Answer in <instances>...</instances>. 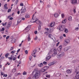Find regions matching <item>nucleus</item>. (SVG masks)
Segmentation results:
<instances>
[{
	"instance_id": "nucleus-60",
	"label": "nucleus",
	"mask_w": 79,
	"mask_h": 79,
	"mask_svg": "<svg viewBox=\"0 0 79 79\" xmlns=\"http://www.w3.org/2000/svg\"><path fill=\"white\" fill-rule=\"evenodd\" d=\"M43 63L44 64H47V63L46 62L44 61L43 62Z\"/></svg>"
},
{
	"instance_id": "nucleus-6",
	"label": "nucleus",
	"mask_w": 79,
	"mask_h": 79,
	"mask_svg": "<svg viewBox=\"0 0 79 79\" xmlns=\"http://www.w3.org/2000/svg\"><path fill=\"white\" fill-rule=\"evenodd\" d=\"M31 29V26H28L25 29H24V31L25 32H27L29 31Z\"/></svg>"
},
{
	"instance_id": "nucleus-53",
	"label": "nucleus",
	"mask_w": 79,
	"mask_h": 79,
	"mask_svg": "<svg viewBox=\"0 0 79 79\" xmlns=\"http://www.w3.org/2000/svg\"><path fill=\"white\" fill-rule=\"evenodd\" d=\"M1 31H5V27L2 28Z\"/></svg>"
},
{
	"instance_id": "nucleus-30",
	"label": "nucleus",
	"mask_w": 79,
	"mask_h": 79,
	"mask_svg": "<svg viewBox=\"0 0 79 79\" xmlns=\"http://www.w3.org/2000/svg\"><path fill=\"white\" fill-rule=\"evenodd\" d=\"M64 32H65V33H68V29L65 28L64 29Z\"/></svg>"
},
{
	"instance_id": "nucleus-29",
	"label": "nucleus",
	"mask_w": 79,
	"mask_h": 79,
	"mask_svg": "<svg viewBox=\"0 0 79 79\" xmlns=\"http://www.w3.org/2000/svg\"><path fill=\"white\" fill-rule=\"evenodd\" d=\"M69 49L67 47H66V48H65L64 49V51H65V52H66L67 51H68V49Z\"/></svg>"
},
{
	"instance_id": "nucleus-8",
	"label": "nucleus",
	"mask_w": 79,
	"mask_h": 79,
	"mask_svg": "<svg viewBox=\"0 0 79 79\" xmlns=\"http://www.w3.org/2000/svg\"><path fill=\"white\" fill-rule=\"evenodd\" d=\"M74 79H79V72H77L75 77Z\"/></svg>"
},
{
	"instance_id": "nucleus-51",
	"label": "nucleus",
	"mask_w": 79,
	"mask_h": 79,
	"mask_svg": "<svg viewBox=\"0 0 79 79\" xmlns=\"http://www.w3.org/2000/svg\"><path fill=\"white\" fill-rule=\"evenodd\" d=\"M20 6H23L24 5L23 4V3H21L20 4Z\"/></svg>"
},
{
	"instance_id": "nucleus-32",
	"label": "nucleus",
	"mask_w": 79,
	"mask_h": 79,
	"mask_svg": "<svg viewBox=\"0 0 79 79\" xmlns=\"http://www.w3.org/2000/svg\"><path fill=\"white\" fill-rule=\"evenodd\" d=\"M6 24H7V23L6 22L4 23H2V26H6Z\"/></svg>"
},
{
	"instance_id": "nucleus-58",
	"label": "nucleus",
	"mask_w": 79,
	"mask_h": 79,
	"mask_svg": "<svg viewBox=\"0 0 79 79\" xmlns=\"http://www.w3.org/2000/svg\"><path fill=\"white\" fill-rule=\"evenodd\" d=\"M11 11V9H8V10L7 11L8 13H9V12H10Z\"/></svg>"
},
{
	"instance_id": "nucleus-20",
	"label": "nucleus",
	"mask_w": 79,
	"mask_h": 79,
	"mask_svg": "<svg viewBox=\"0 0 79 79\" xmlns=\"http://www.w3.org/2000/svg\"><path fill=\"white\" fill-rule=\"evenodd\" d=\"M11 42L12 43H15V42H16V39L15 38L11 40Z\"/></svg>"
},
{
	"instance_id": "nucleus-4",
	"label": "nucleus",
	"mask_w": 79,
	"mask_h": 79,
	"mask_svg": "<svg viewBox=\"0 0 79 79\" xmlns=\"http://www.w3.org/2000/svg\"><path fill=\"white\" fill-rule=\"evenodd\" d=\"M58 28L60 31H63L64 30V25L60 26L58 27Z\"/></svg>"
},
{
	"instance_id": "nucleus-10",
	"label": "nucleus",
	"mask_w": 79,
	"mask_h": 79,
	"mask_svg": "<svg viewBox=\"0 0 79 79\" xmlns=\"http://www.w3.org/2000/svg\"><path fill=\"white\" fill-rule=\"evenodd\" d=\"M49 26H50V27H54V26H55V22H52L49 23Z\"/></svg>"
},
{
	"instance_id": "nucleus-44",
	"label": "nucleus",
	"mask_w": 79,
	"mask_h": 79,
	"mask_svg": "<svg viewBox=\"0 0 79 79\" xmlns=\"http://www.w3.org/2000/svg\"><path fill=\"white\" fill-rule=\"evenodd\" d=\"M7 76H8V75L6 74H4L3 75V77H7Z\"/></svg>"
},
{
	"instance_id": "nucleus-35",
	"label": "nucleus",
	"mask_w": 79,
	"mask_h": 79,
	"mask_svg": "<svg viewBox=\"0 0 79 79\" xmlns=\"http://www.w3.org/2000/svg\"><path fill=\"white\" fill-rule=\"evenodd\" d=\"M9 55V53H6L5 55V56L6 57V58H8V56Z\"/></svg>"
},
{
	"instance_id": "nucleus-17",
	"label": "nucleus",
	"mask_w": 79,
	"mask_h": 79,
	"mask_svg": "<svg viewBox=\"0 0 79 79\" xmlns=\"http://www.w3.org/2000/svg\"><path fill=\"white\" fill-rule=\"evenodd\" d=\"M65 42L67 44H69V43L70 42V40L68 39H66L65 40Z\"/></svg>"
},
{
	"instance_id": "nucleus-9",
	"label": "nucleus",
	"mask_w": 79,
	"mask_h": 79,
	"mask_svg": "<svg viewBox=\"0 0 79 79\" xmlns=\"http://www.w3.org/2000/svg\"><path fill=\"white\" fill-rule=\"evenodd\" d=\"M36 23L37 24H39V25H41L42 24V23L39 21V20H38V19H37L36 20Z\"/></svg>"
},
{
	"instance_id": "nucleus-11",
	"label": "nucleus",
	"mask_w": 79,
	"mask_h": 79,
	"mask_svg": "<svg viewBox=\"0 0 79 79\" xmlns=\"http://www.w3.org/2000/svg\"><path fill=\"white\" fill-rule=\"evenodd\" d=\"M71 3L72 4L75 5L76 3H77V0H71Z\"/></svg>"
},
{
	"instance_id": "nucleus-62",
	"label": "nucleus",
	"mask_w": 79,
	"mask_h": 79,
	"mask_svg": "<svg viewBox=\"0 0 79 79\" xmlns=\"http://www.w3.org/2000/svg\"><path fill=\"white\" fill-rule=\"evenodd\" d=\"M1 74L2 75V76H3V72H1Z\"/></svg>"
},
{
	"instance_id": "nucleus-47",
	"label": "nucleus",
	"mask_w": 79,
	"mask_h": 79,
	"mask_svg": "<svg viewBox=\"0 0 79 79\" xmlns=\"http://www.w3.org/2000/svg\"><path fill=\"white\" fill-rule=\"evenodd\" d=\"M53 64H52V63H50L48 64V66H52Z\"/></svg>"
},
{
	"instance_id": "nucleus-64",
	"label": "nucleus",
	"mask_w": 79,
	"mask_h": 79,
	"mask_svg": "<svg viewBox=\"0 0 79 79\" xmlns=\"http://www.w3.org/2000/svg\"><path fill=\"white\" fill-rule=\"evenodd\" d=\"M1 32L2 34H4V31H2L1 30Z\"/></svg>"
},
{
	"instance_id": "nucleus-45",
	"label": "nucleus",
	"mask_w": 79,
	"mask_h": 79,
	"mask_svg": "<svg viewBox=\"0 0 79 79\" xmlns=\"http://www.w3.org/2000/svg\"><path fill=\"white\" fill-rule=\"evenodd\" d=\"M61 17H62L63 18L64 17V14H61Z\"/></svg>"
},
{
	"instance_id": "nucleus-56",
	"label": "nucleus",
	"mask_w": 79,
	"mask_h": 79,
	"mask_svg": "<svg viewBox=\"0 0 79 79\" xmlns=\"http://www.w3.org/2000/svg\"><path fill=\"white\" fill-rule=\"evenodd\" d=\"M59 44H60V42H58V43H57L56 44V47H57V46H58V45Z\"/></svg>"
},
{
	"instance_id": "nucleus-36",
	"label": "nucleus",
	"mask_w": 79,
	"mask_h": 79,
	"mask_svg": "<svg viewBox=\"0 0 79 79\" xmlns=\"http://www.w3.org/2000/svg\"><path fill=\"white\" fill-rule=\"evenodd\" d=\"M46 77L49 78L50 77V75H46Z\"/></svg>"
},
{
	"instance_id": "nucleus-23",
	"label": "nucleus",
	"mask_w": 79,
	"mask_h": 79,
	"mask_svg": "<svg viewBox=\"0 0 79 79\" xmlns=\"http://www.w3.org/2000/svg\"><path fill=\"white\" fill-rule=\"evenodd\" d=\"M51 58L50 56H49L46 58V60L48 61V60H50Z\"/></svg>"
},
{
	"instance_id": "nucleus-59",
	"label": "nucleus",
	"mask_w": 79,
	"mask_h": 79,
	"mask_svg": "<svg viewBox=\"0 0 79 79\" xmlns=\"http://www.w3.org/2000/svg\"><path fill=\"white\" fill-rule=\"evenodd\" d=\"M29 59L30 61H31V59H32V56H30V57H29Z\"/></svg>"
},
{
	"instance_id": "nucleus-31",
	"label": "nucleus",
	"mask_w": 79,
	"mask_h": 79,
	"mask_svg": "<svg viewBox=\"0 0 79 79\" xmlns=\"http://www.w3.org/2000/svg\"><path fill=\"white\" fill-rule=\"evenodd\" d=\"M39 66V67H42V66H43V64L41 63L40 64H39L38 65Z\"/></svg>"
},
{
	"instance_id": "nucleus-61",
	"label": "nucleus",
	"mask_w": 79,
	"mask_h": 79,
	"mask_svg": "<svg viewBox=\"0 0 79 79\" xmlns=\"http://www.w3.org/2000/svg\"><path fill=\"white\" fill-rule=\"evenodd\" d=\"M16 57H14L12 60H13L14 61H15V60H16Z\"/></svg>"
},
{
	"instance_id": "nucleus-24",
	"label": "nucleus",
	"mask_w": 79,
	"mask_h": 79,
	"mask_svg": "<svg viewBox=\"0 0 79 79\" xmlns=\"http://www.w3.org/2000/svg\"><path fill=\"white\" fill-rule=\"evenodd\" d=\"M67 20L66 19H65L64 20L62 23H63V24H65V23H66Z\"/></svg>"
},
{
	"instance_id": "nucleus-39",
	"label": "nucleus",
	"mask_w": 79,
	"mask_h": 79,
	"mask_svg": "<svg viewBox=\"0 0 79 79\" xmlns=\"http://www.w3.org/2000/svg\"><path fill=\"white\" fill-rule=\"evenodd\" d=\"M14 47H11L10 49V51H11L12 50H13L14 49Z\"/></svg>"
},
{
	"instance_id": "nucleus-40",
	"label": "nucleus",
	"mask_w": 79,
	"mask_h": 79,
	"mask_svg": "<svg viewBox=\"0 0 79 79\" xmlns=\"http://www.w3.org/2000/svg\"><path fill=\"white\" fill-rule=\"evenodd\" d=\"M30 16H29V15H27L25 16L26 18H29Z\"/></svg>"
},
{
	"instance_id": "nucleus-14",
	"label": "nucleus",
	"mask_w": 79,
	"mask_h": 79,
	"mask_svg": "<svg viewBox=\"0 0 79 79\" xmlns=\"http://www.w3.org/2000/svg\"><path fill=\"white\" fill-rule=\"evenodd\" d=\"M15 57L14 56V55L12 54L11 55V57H9L8 59L9 60H12L13 59V58Z\"/></svg>"
},
{
	"instance_id": "nucleus-15",
	"label": "nucleus",
	"mask_w": 79,
	"mask_h": 79,
	"mask_svg": "<svg viewBox=\"0 0 79 79\" xmlns=\"http://www.w3.org/2000/svg\"><path fill=\"white\" fill-rule=\"evenodd\" d=\"M37 52V51L36 50H35L32 52V55L34 56L35 54V53Z\"/></svg>"
},
{
	"instance_id": "nucleus-27",
	"label": "nucleus",
	"mask_w": 79,
	"mask_h": 79,
	"mask_svg": "<svg viewBox=\"0 0 79 79\" xmlns=\"http://www.w3.org/2000/svg\"><path fill=\"white\" fill-rule=\"evenodd\" d=\"M4 8L5 9H8V7H7V4H6L4 6Z\"/></svg>"
},
{
	"instance_id": "nucleus-5",
	"label": "nucleus",
	"mask_w": 79,
	"mask_h": 79,
	"mask_svg": "<svg viewBox=\"0 0 79 79\" xmlns=\"http://www.w3.org/2000/svg\"><path fill=\"white\" fill-rule=\"evenodd\" d=\"M35 15V14H34L33 15L32 19L31 21V23H35V22L36 21L37 18H34Z\"/></svg>"
},
{
	"instance_id": "nucleus-12",
	"label": "nucleus",
	"mask_w": 79,
	"mask_h": 79,
	"mask_svg": "<svg viewBox=\"0 0 79 79\" xmlns=\"http://www.w3.org/2000/svg\"><path fill=\"white\" fill-rule=\"evenodd\" d=\"M61 48H62V46L61 45H60L59 47L57 48V50L59 52H60L61 50Z\"/></svg>"
},
{
	"instance_id": "nucleus-16",
	"label": "nucleus",
	"mask_w": 79,
	"mask_h": 79,
	"mask_svg": "<svg viewBox=\"0 0 79 79\" xmlns=\"http://www.w3.org/2000/svg\"><path fill=\"white\" fill-rule=\"evenodd\" d=\"M66 72L68 74H70L71 73H72V69H69L67 70Z\"/></svg>"
},
{
	"instance_id": "nucleus-52",
	"label": "nucleus",
	"mask_w": 79,
	"mask_h": 79,
	"mask_svg": "<svg viewBox=\"0 0 79 79\" xmlns=\"http://www.w3.org/2000/svg\"><path fill=\"white\" fill-rule=\"evenodd\" d=\"M45 34H46V35H47V34H48V31H45L44 32Z\"/></svg>"
},
{
	"instance_id": "nucleus-38",
	"label": "nucleus",
	"mask_w": 79,
	"mask_h": 79,
	"mask_svg": "<svg viewBox=\"0 0 79 79\" xmlns=\"http://www.w3.org/2000/svg\"><path fill=\"white\" fill-rule=\"evenodd\" d=\"M27 74V72H26L25 71H24L23 73V75H26Z\"/></svg>"
},
{
	"instance_id": "nucleus-63",
	"label": "nucleus",
	"mask_w": 79,
	"mask_h": 79,
	"mask_svg": "<svg viewBox=\"0 0 79 79\" xmlns=\"http://www.w3.org/2000/svg\"><path fill=\"white\" fill-rule=\"evenodd\" d=\"M35 34H37V31H35L34 32Z\"/></svg>"
},
{
	"instance_id": "nucleus-37",
	"label": "nucleus",
	"mask_w": 79,
	"mask_h": 79,
	"mask_svg": "<svg viewBox=\"0 0 79 79\" xmlns=\"http://www.w3.org/2000/svg\"><path fill=\"white\" fill-rule=\"evenodd\" d=\"M5 33L6 34H8V30H6L5 31Z\"/></svg>"
},
{
	"instance_id": "nucleus-33",
	"label": "nucleus",
	"mask_w": 79,
	"mask_h": 79,
	"mask_svg": "<svg viewBox=\"0 0 79 79\" xmlns=\"http://www.w3.org/2000/svg\"><path fill=\"white\" fill-rule=\"evenodd\" d=\"M68 20L69 21H72V17L71 16H70L69 17Z\"/></svg>"
},
{
	"instance_id": "nucleus-46",
	"label": "nucleus",
	"mask_w": 79,
	"mask_h": 79,
	"mask_svg": "<svg viewBox=\"0 0 79 79\" xmlns=\"http://www.w3.org/2000/svg\"><path fill=\"white\" fill-rule=\"evenodd\" d=\"M41 25H40V26L38 27V30H40L41 29Z\"/></svg>"
},
{
	"instance_id": "nucleus-25",
	"label": "nucleus",
	"mask_w": 79,
	"mask_h": 79,
	"mask_svg": "<svg viewBox=\"0 0 79 79\" xmlns=\"http://www.w3.org/2000/svg\"><path fill=\"white\" fill-rule=\"evenodd\" d=\"M49 68V67L48 66H46L44 67V69H45V71H46L47 69H48V68Z\"/></svg>"
},
{
	"instance_id": "nucleus-13",
	"label": "nucleus",
	"mask_w": 79,
	"mask_h": 79,
	"mask_svg": "<svg viewBox=\"0 0 79 79\" xmlns=\"http://www.w3.org/2000/svg\"><path fill=\"white\" fill-rule=\"evenodd\" d=\"M48 37H50V38H51V39H52V40H53V38H54V39L55 40V39H56L55 37H54V36H53L52 35V34L49 35H48Z\"/></svg>"
},
{
	"instance_id": "nucleus-7",
	"label": "nucleus",
	"mask_w": 79,
	"mask_h": 79,
	"mask_svg": "<svg viewBox=\"0 0 79 79\" xmlns=\"http://www.w3.org/2000/svg\"><path fill=\"white\" fill-rule=\"evenodd\" d=\"M21 13H24L26 11V8L22 7L20 10Z\"/></svg>"
},
{
	"instance_id": "nucleus-41",
	"label": "nucleus",
	"mask_w": 79,
	"mask_h": 79,
	"mask_svg": "<svg viewBox=\"0 0 79 79\" xmlns=\"http://www.w3.org/2000/svg\"><path fill=\"white\" fill-rule=\"evenodd\" d=\"M15 52H16V51L14 50V51H12L11 53L12 54H13V53H15Z\"/></svg>"
},
{
	"instance_id": "nucleus-18",
	"label": "nucleus",
	"mask_w": 79,
	"mask_h": 79,
	"mask_svg": "<svg viewBox=\"0 0 79 79\" xmlns=\"http://www.w3.org/2000/svg\"><path fill=\"white\" fill-rule=\"evenodd\" d=\"M53 53L55 54H57V50H56V49L55 48L53 50Z\"/></svg>"
},
{
	"instance_id": "nucleus-43",
	"label": "nucleus",
	"mask_w": 79,
	"mask_h": 79,
	"mask_svg": "<svg viewBox=\"0 0 79 79\" xmlns=\"http://www.w3.org/2000/svg\"><path fill=\"white\" fill-rule=\"evenodd\" d=\"M56 77H58L59 76H60V73H56Z\"/></svg>"
},
{
	"instance_id": "nucleus-50",
	"label": "nucleus",
	"mask_w": 79,
	"mask_h": 79,
	"mask_svg": "<svg viewBox=\"0 0 79 79\" xmlns=\"http://www.w3.org/2000/svg\"><path fill=\"white\" fill-rule=\"evenodd\" d=\"M9 38H10V36H7L6 37V41H7V39H9Z\"/></svg>"
},
{
	"instance_id": "nucleus-34",
	"label": "nucleus",
	"mask_w": 79,
	"mask_h": 79,
	"mask_svg": "<svg viewBox=\"0 0 79 79\" xmlns=\"http://www.w3.org/2000/svg\"><path fill=\"white\" fill-rule=\"evenodd\" d=\"M56 63V60H54L52 62H51L52 63V65H53L54 64H55Z\"/></svg>"
},
{
	"instance_id": "nucleus-19",
	"label": "nucleus",
	"mask_w": 79,
	"mask_h": 79,
	"mask_svg": "<svg viewBox=\"0 0 79 79\" xmlns=\"http://www.w3.org/2000/svg\"><path fill=\"white\" fill-rule=\"evenodd\" d=\"M45 71V69H44V68L41 69L40 70V71L42 73H43V72H44Z\"/></svg>"
},
{
	"instance_id": "nucleus-21",
	"label": "nucleus",
	"mask_w": 79,
	"mask_h": 79,
	"mask_svg": "<svg viewBox=\"0 0 79 79\" xmlns=\"http://www.w3.org/2000/svg\"><path fill=\"white\" fill-rule=\"evenodd\" d=\"M54 16L55 18H57L58 16H59V15L57 13H55L54 14Z\"/></svg>"
},
{
	"instance_id": "nucleus-22",
	"label": "nucleus",
	"mask_w": 79,
	"mask_h": 79,
	"mask_svg": "<svg viewBox=\"0 0 79 79\" xmlns=\"http://www.w3.org/2000/svg\"><path fill=\"white\" fill-rule=\"evenodd\" d=\"M50 31L51 32H53V31H54V28L53 27H51L50 29Z\"/></svg>"
},
{
	"instance_id": "nucleus-2",
	"label": "nucleus",
	"mask_w": 79,
	"mask_h": 79,
	"mask_svg": "<svg viewBox=\"0 0 79 79\" xmlns=\"http://www.w3.org/2000/svg\"><path fill=\"white\" fill-rule=\"evenodd\" d=\"M64 55V52H60L57 55V57L58 59H60V58H61V57H63Z\"/></svg>"
},
{
	"instance_id": "nucleus-54",
	"label": "nucleus",
	"mask_w": 79,
	"mask_h": 79,
	"mask_svg": "<svg viewBox=\"0 0 79 79\" xmlns=\"http://www.w3.org/2000/svg\"><path fill=\"white\" fill-rule=\"evenodd\" d=\"M10 63H9V62H7V64L5 65V66H6L7 64H8V66H9V65L10 64Z\"/></svg>"
},
{
	"instance_id": "nucleus-55",
	"label": "nucleus",
	"mask_w": 79,
	"mask_h": 79,
	"mask_svg": "<svg viewBox=\"0 0 79 79\" xmlns=\"http://www.w3.org/2000/svg\"><path fill=\"white\" fill-rule=\"evenodd\" d=\"M38 39V37L37 36H36L35 38L34 39L35 40H36Z\"/></svg>"
},
{
	"instance_id": "nucleus-57",
	"label": "nucleus",
	"mask_w": 79,
	"mask_h": 79,
	"mask_svg": "<svg viewBox=\"0 0 79 79\" xmlns=\"http://www.w3.org/2000/svg\"><path fill=\"white\" fill-rule=\"evenodd\" d=\"M21 22V20L19 21V20L18 19L17 21V24H19Z\"/></svg>"
},
{
	"instance_id": "nucleus-28",
	"label": "nucleus",
	"mask_w": 79,
	"mask_h": 79,
	"mask_svg": "<svg viewBox=\"0 0 79 79\" xmlns=\"http://www.w3.org/2000/svg\"><path fill=\"white\" fill-rule=\"evenodd\" d=\"M19 75H21V73H17L15 74V76H19Z\"/></svg>"
},
{
	"instance_id": "nucleus-49",
	"label": "nucleus",
	"mask_w": 79,
	"mask_h": 79,
	"mask_svg": "<svg viewBox=\"0 0 79 79\" xmlns=\"http://www.w3.org/2000/svg\"><path fill=\"white\" fill-rule=\"evenodd\" d=\"M25 53L27 55L28 54V52H27V50H26L25 51Z\"/></svg>"
},
{
	"instance_id": "nucleus-3",
	"label": "nucleus",
	"mask_w": 79,
	"mask_h": 79,
	"mask_svg": "<svg viewBox=\"0 0 79 79\" xmlns=\"http://www.w3.org/2000/svg\"><path fill=\"white\" fill-rule=\"evenodd\" d=\"M11 26V22H10L8 23L6 26L5 27L6 29L7 30V29H9L10 28V26Z\"/></svg>"
},
{
	"instance_id": "nucleus-48",
	"label": "nucleus",
	"mask_w": 79,
	"mask_h": 79,
	"mask_svg": "<svg viewBox=\"0 0 79 79\" xmlns=\"http://www.w3.org/2000/svg\"><path fill=\"white\" fill-rule=\"evenodd\" d=\"M57 54L54 53L52 55V56H55Z\"/></svg>"
},
{
	"instance_id": "nucleus-26",
	"label": "nucleus",
	"mask_w": 79,
	"mask_h": 79,
	"mask_svg": "<svg viewBox=\"0 0 79 79\" xmlns=\"http://www.w3.org/2000/svg\"><path fill=\"white\" fill-rule=\"evenodd\" d=\"M27 39H28V41H29L30 40H31V38H30V35L29 34L28 36L27 37Z\"/></svg>"
},
{
	"instance_id": "nucleus-42",
	"label": "nucleus",
	"mask_w": 79,
	"mask_h": 79,
	"mask_svg": "<svg viewBox=\"0 0 79 79\" xmlns=\"http://www.w3.org/2000/svg\"><path fill=\"white\" fill-rule=\"evenodd\" d=\"M16 69H14L12 70V72L13 73H15V72H16Z\"/></svg>"
},
{
	"instance_id": "nucleus-1",
	"label": "nucleus",
	"mask_w": 79,
	"mask_h": 79,
	"mask_svg": "<svg viewBox=\"0 0 79 79\" xmlns=\"http://www.w3.org/2000/svg\"><path fill=\"white\" fill-rule=\"evenodd\" d=\"M33 74H34V76L35 78L37 79L39 78L40 75V72L39 71H37V70L35 69L33 72Z\"/></svg>"
}]
</instances>
